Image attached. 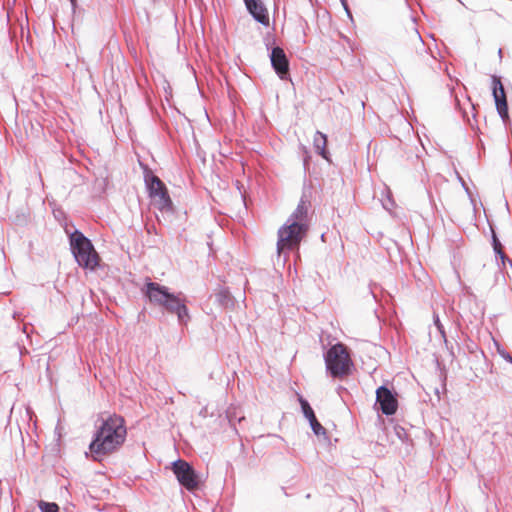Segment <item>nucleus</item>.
Here are the masks:
<instances>
[{
    "mask_svg": "<svg viewBox=\"0 0 512 512\" xmlns=\"http://www.w3.org/2000/svg\"><path fill=\"white\" fill-rule=\"evenodd\" d=\"M145 183L153 203L161 210L171 206V199L164 183L151 172L145 174Z\"/></svg>",
    "mask_w": 512,
    "mask_h": 512,
    "instance_id": "nucleus-6",
    "label": "nucleus"
},
{
    "mask_svg": "<svg viewBox=\"0 0 512 512\" xmlns=\"http://www.w3.org/2000/svg\"><path fill=\"white\" fill-rule=\"evenodd\" d=\"M307 230L300 228L296 223H285L278 230L277 253L281 255L285 251L296 248L301 242Z\"/></svg>",
    "mask_w": 512,
    "mask_h": 512,
    "instance_id": "nucleus-5",
    "label": "nucleus"
},
{
    "mask_svg": "<svg viewBox=\"0 0 512 512\" xmlns=\"http://www.w3.org/2000/svg\"><path fill=\"white\" fill-rule=\"evenodd\" d=\"M309 204L307 201L301 199L295 211L290 215L287 219V223L293 224L296 223L297 226L303 228L305 230L308 229L307 223V213H308Z\"/></svg>",
    "mask_w": 512,
    "mask_h": 512,
    "instance_id": "nucleus-12",
    "label": "nucleus"
},
{
    "mask_svg": "<svg viewBox=\"0 0 512 512\" xmlns=\"http://www.w3.org/2000/svg\"><path fill=\"white\" fill-rule=\"evenodd\" d=\"M71 248L77 263L90 270L98 265L99 257L92 243L81 232H74L71 235Z\"/></svg>",
    "mask_w": 512,
    "mask_h": 512,
    "instance_id": "nucleus-3",
    "label": "nucleus"
},
{
    "mask_svg": "<svg viewBox=\"0 0 512 512\" xmlns=\"http://www.w3.org/2000/svg\"><path fill=\"white\" fill-rule=\"evenodd\" d=\"M308 421H309L311 429L313 430L315 435H317V436L325 435L326 431H325L324 427L317 421L316 416Z\"/></svg>",
    "mask_w": 512,
    "mask_h": 512,
    "instance_id": "nucleus-16",
    "label": "nucleus"
},
{
    "mask_svg": "<svg viewBox=\"0 0 512 512\" xmlns=\"http://www.w3.org/2000/svg\"><path fill=\"white\" fill-rule=\"evenodd\" d=\"M499 354L501 355V357L503 359H505L506 361L512 363V356L509 353H507L506 351H500Z\"/></svg>",
    "mask_w": 512,
    "mask_h": 512,
    "instance_id": "nucleus-19",
    "label": "nucleus"
},
{
    "mask_svg": "<svg viewBox=\"0 0 512 512\" xmlns=\"http://www.w3.org/2000/svg\"><path fill=\"white\" fill-rule=\"evenodd\" d=\"M299 402L301 405L302 412H303L304 416L307 418V420H310L313 417H315L313 409L311 408L309 403L304 398L300 397Z\"/></svg>",
    "mask_w": 512,
    "mask_h": 512,
    "instance_id": "nucleus-15",
    "label": "nucleus"
},
{
    "mask_svg": "<svg viewBox=\"0 0 512 512\" xmlns=\"http://www.w3.org/2000/svg\"><path fill=\"white\" fill-rule=\"evenodd\" d=\"M142 291L152 304L176 314L180 324H187L190 316L181 294L171 293L166 286L152 281H148Z\"/></svg>",
    "mask_w": 512,
    "mask_h": 512,
    "instance_id": "nucleus-2",
    "label": "nucleus"
},
{
    "mask_svg": "<svg viewBox=\"0 0 512 512\" xmlns=\"http://www.w3.org/2000/svg\"><path fill=\"white\" fill-rule=\"evenodd\" d=\"M495 251L501 256V258H504V254L502 253L501 249L498 248V244H495Z\"/></svg>",
    "mask_w": 512,
    "mask_h": 512,
    "instance_id": "nucleus-20",
    "label": "nucleus"
},
{
    "mask_svg": "<svg viewBox=\"0 0 512 512\" xmlns=\"http://www.w3.org/2000/svg\"><path fill=\"white\" fill-rule=\"evenodd\" d=\"M309 204L307 201L301 199L295 211L290 215L287 219V223L293 224L296 223L297 226L303 228L305 230L308 229L307 223V213H308Z\"/></svg>",
    "mask_w": 512,
    "mask_h": 512,
    "instance_id": "nucleus-11",
    "label": "nucleus"
},
{
    "mask_svg": "<svg viewBox=\"0 0 512 512\" xmlns=\"http://www.w3.org/2000/svg\"><path fill=\"white\" fill-rule=\"evenodd\" d=\"M226 294H227L226 292H221L218 296H219V297H222V298H225V297H226Z\"/></svg>",
    "mask_w": 512,
    "mask_h": 512,
    "instance_id": "nucleus-22",
    "label": "nucleus"
},
{
    "mask_svg": "<svg viewBox=\"0 0 512 512\" xmlns=\"http://www.w3.org/2000/svg\"><path fill=\"white\" fill-rule=\"evenodd\" d=\"M314 148L315 150L325 159H328L327 157V151H326V144H327V137L325 134L317 131L314 135L313 139Z\"/></svg>",
    "mask_w": 512,
    "mask_h": 512,
    "instance_id": "nucleus-14",
    "label": "nucleus"
},
{
    "mask_svg": "<svg viewBox=\"0 0 512 512\" xmlns=\"http://www.w3.org/2000/svg\"><path fill=\"white\" fill-rule=\"evenodd\" d=\"M376 403L385 415H393L398 408V401L394 394L385 386H380L376 390Z\"/></svg>",
    "mask_w": 512,
    "mask_h": 512,
    "instance_id": "nucleus-9",
    "label": "nucleus"
},
{
    "mask_svg": "<svg viewBox=\"0 0 512 512\" xmlns=\"http://www.w3.org/2000/svg\"><path fill=\"white\" fill-rule=\"evenodd\" d=\"M435 324L437 325V327L440 329L441 326H440V323H439V318L437 317L436 320H435Z\"/></svg>",
    "mask_w": 512,
    "mask_h": 512,
    "instance_id": "nucleus-21",
    "label": "nucleus"
},
{
    "mask_svg": "<svg viewBox=\"0 0 512 512\" xmlns=\"http://www.w3.org/2000/svg\"><path fill=\"white\" fill-rule=\"evenodd\" d=\"M324 358L326 369L333 377H343L350 373L352 361L343 344L333 345Z\"/></svg>",
    "mask_w": 512,
    "mask_h": 512,
    "instance_id": "nucleus-4",
    "label": "nucleus"
},
{
    "mask_svg": "<svg viewBox=\"0 0 512 512\" xmlns=\"http://www.w3.org/2000/svg\"><path fill=\"white\" fill-rule=\"evenodd\" d=\"M387 200L383 202V206L386 210L390 211L394 207V202L391 199V191L386 189Z\"/></svg>",
    "mask_w": 512,
    "mask_h": 512,
    "instance_id": "nucleus-18",
    "label": "nucleus"
},
{
    "mask_svg": "<svg viewBox=\"0 0 512 512\" xmlns=\"http://www.w3.org/2000/svg\"><path fill=\"white\" fill-rule=\"evenodd\" d=\"M272 67L281 79H286L289 72V61L284 50L280 47H274L270 54Z\"/></svg>",
    "mask_w": 512,
    "mask_h": 512,
    "instance_id": "nucleus-10",
    "label": "nucleus"
},
{
    "mask_svg": "<svg viewBox=\"0 0 512 512\" xmlns=\"http://www.w3.org/2000/svg\"><path fill=\"white\" fill-rule=\"evenodd\" d=\"M492 82V94L495 101L496 109L503 121L508 119V106L506 100V94L504 91L503 84L500 78L496 75L491 77Z\"/></svg>",
    "mask_w": 512,
    "mask_h": 512,
    "instance_id": "nucleus-8",
    "label": "nucleus"
},
{
    "mask_svg": "<svg viewBox=\"0 0 512 512\" xmlns=\"http://www.w3.org/2000/svg\"><path fill=\"white\" fill-rule=\"evenodd\" d=\"M172 470L179 483L187 490L193 491L198 488L200 477L188 462L179 459L173 462Z\"/></svg>",
    "mask_w": 512,
    "mask_h": 512,
    "instance_id": "nucleus-7",
    "label": "nucleus"
},
{
    "mask_svg": "<svg viewBox=\"0 0 512 512\" xmlns=\"http://www.w3.org/2000/svg\"><path fill=\"white\" fill-rule=\"evenodd\" d=\"M126 434L124 419L117 415L109 416L102 422L90 443L89 449L93 458L97 460L100 456L116 450L124 443Z\"/></svg>",
    "mask_w": 512,
    "mask_h": 512,
    "instance_id": "nucleus-1",
    "label": "nucleus"
},
{
    "mask_svg": "<svg viewBox=\"0 0 512 512\" xmlns=\"http://www.w3.org/2000/svg\"><path fill=\"white\" fill-rule=\"evenodd\" d=\"M247 9L253 17L265 26L269 25V15L267 9L260 0H244Z\"/></svg>",
    "mask_w": 512,
    "mask_h": 512,
    "instance_id": "nucleus-13",
    "label": "nucleus"
},
{
    "mask_svg": "<svg viewBox=\"0 0 512 512\" xmlns=\"http://www.w3.org/2000/svg\"><path fill=\"white\" fill-rule=\"evenodd\" d=\"M71 1L73 2L74 0H71Z\"/></svg>",
    "mask_w": 512,
    "mask_h": 512,
    "instance_id": "nucleus-23",
    "label": "nucleus"
},
{
    "mask_svg": "<svg viewBox=\"0 0 512 512\" xmlns=\"http://www.w3.org/2000/svg\"><path fill=\"white\" fill-rule=\"evenodd\" d=\"M39 508L42 512H58L59 508L55 503L40 501Z\"/></svg>",
    "mask_w": 512,
    "mask_h": 512,
    "instance_id": "nucleus-17",
    "label": "nucleus"
}]
</instances>
